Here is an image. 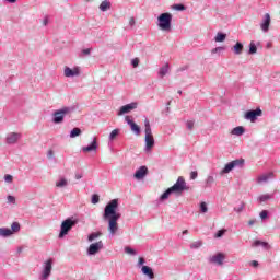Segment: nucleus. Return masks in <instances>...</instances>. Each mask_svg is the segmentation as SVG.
<instances>
[{"label":"nucleus","mask_w":280,"mask_h":280,"mask_svg":"<svg viewBox=\"0 0 280 280\" xmlns=\"http://www.w3.org/2000/svg\"><path fill=\"white\" fill-rule=\"evenodd\" d=\"M0 237H12V232L9 228H0Z\"/></svg>","instance_id":"obj_25"},{"label":"nucleus","mask_w":280,"mask_h":280,"mask_svg":"<svg viewBox=\"0 0 280 280\" xmlns=\"http://www.w3.org/2000/svg\"><path fill=\"white\" fill-rule=\"evenodd\" d=\"M187 69H189V66H184V67H180L179 69H177V72L187 71Z\"/></svg>","instance_id":"obj_55"},{"label":"nucleus","mask_w":280,"mask_h":280,"mask_svg":"<svg viewBox=\"0 0 280 280\" xmlns=\"http://www.w3.org/2000/svg\"><path fill=\"white\" fill-rule=\"evenodd\" d=\"M143 264H145V258L140 257V258L138 259V268H141V266H144Z\"/></svg>","instance_id":"obj_50"},{"label":"nucleus","mask_w":280,"mask_h":280,"mask_svg":"<svg viewBox=\"0 0 280 280\" xmlns=\"http://www.w3.org/2000/svg\"><path fill=\"white\" fill-rule=\"evenodd\" d=\"M177 93H178V95H183V91L182 90L177 91Z\"/></svg>","instance_id":"obj_63"},{"label":"nucleus","mask_w":280,"mask_h":280,"mask_svg":"<svg viewBox=\"0 0 280 280\" xmlns=\"http://www.w3.org/2000/svg\"><path fill=\"white\" fill-rule=\"evenodd\" d=\"M83 56H91V48H86L82 50Z\"/></svg>","instance_id":"obj_53"},{"label":"nucleus","mask_w":280,"mask_h":280,"mask_svg":"<svg viewBox=\"0 0 280 280\" xmlns=\"http://www.w3.org/2000/svg\"><path fill=\"white\" fill-rule=\"evenodd\" d=\"M68 182L66 178H61L59 182L56 183V187L62 188V187H67Z\"/></svg>","instance_id":"obj_38"},{"label":"nucleus","mask_w":280,"mask_h":280,"mask_svg":"<svg viewBox=\"0 0 280 280\" xmlns=\"http://www.w3.org/2000/svg\"><path fill=\"white\" fill-rule=\"evenodd\" d=\"M224 259L226 255L222 252L217 253L215 255L208 258L209 264H215L217 266H224Z\"/></svg>","instance_id":"obj_10"},{"label":"nucleus","mask_w":280,"mask_h":280,"mask_svg":"<svg viewBox=\"0 0 280 280\" xmlns=\"http://www.w3.org/2000/svg\"><path fill=\"white\" fill-rule=\"evenodd\" d=\"M72 113H75V107L73 106H66L55 110L52 114V124H62V121H65V116L71 115Z\"/></svg>","instance_id":"obj_3"},{"label":"nucleus","mask_w":280,"mask_h":280,"mask_svg":"<svg viewBox=\"0 0 280 280\" xmlns=\"http://www.w3.org/2000/svg\"><path fill=\"white\" fill-rule=\"evenodd\" d=\"M97 148H100L97 144V138L94 137L92 142L86 147H82L81 150L82 152H97Z\"/></svg>","instance_id":"obj_16"},{"label":"nucleus","mask_w":280,"mask_h":280,"mask_svg":"<svg viewBox=\"0 0 280 280\" xmlns=\"http://www.w3.org/2000/svg\"><path fill=\"white\" fill-rule=\"evenodd\" d=\"M82 135V129L75 127L70 131V139H75V137H80Z\"/></svg>","instance_id":"obj_33"},{"label":"nucleus","mask_w":280,"mask_h":280,"mask_svg":"<svg viewBox=\"0 0 280 280\" xmlns=\"http://www.w3.org/2000/svg\"><path fill=\"white\" fill-rule=\"evenodd\" d=\"M206 185L205 187H213V183H215V177H213V175H208V177L205 180Z\"/></svg>","instance_id":"obj_32"},{"label":"nucleus","mask_w":280,"mask_h":280,"mask_svg":"<svg viewBox=\"0 0 280 280\" xmlns=\"http://www.w3.org/2000/svg\"><path fill=\"white\" fill-rule=\"evenodd\" d=\"M173 10H176L177 12H185L187 7H185V4L178 3L173 5Z\"/></svg>","instance_id":"obj_35"},{"label":"nucleus","mask_w":280,"mask_h":280,"mask_svg":"<svg viewBox=\"0 0 280 280\" xmlns=\"http://www.w3.org/2000/svg\"><path fill=\"white\" fill-rule=\"evenodd\" d=\"M200 246H202L201 241H196L192 244H190V248H192V249L200 248Z\"/></svg>","instance_id":"obj_42"},{"label":"nucleus","mask_w":280,"mask_h":280,"mask_svg":"<svg viewBox=\"0 0 280 280\" xmlns=\"http://www.w3.org/2000/svg\"><path fill=\"white\" fill-rule=\"evenodd\" d=\"M43 25L47 26L49 25V18H45L44 21H43Z\"/></svg>","instance_id":"obj_58"},{"label":"nucleus","mask_w":280,"mask_h":280,"mask_svg":"<svg viewBox=\"0 0 280 280\" xmlns=\"http://www.w3.org/2000/svg\"><path fill=\"white\" fill-rule=\"evenodd\" d=\"M198 178V171L190 172V180H196Z\"/></svg>","instance_id":"obj_48"},{"label":"nucleus","mask_w":280,"mask_h":280,"mask_svg":"<svg viewBox=\"0 0 280 280\" xmlns=\"http://www.w3.org/2000/svg\"><path fill=\"white\" fill-rule=\"evenodd\" d=\"M54 269V258H49L43 265L42 275L39 277L40 280H47L51 277V270Z\"/></svg>","instance_id":"obj_8"},{"label":"nucleus","mask_w":280,"mask_h":280,"mask_svg":"<svg viewBox=\"0 0 280 280\" xmlns=\"http://www.w3.org/2000/svg\"><path fill=\"white\" fill-rule=\"evenodd\" d=\"M47 156L48 159H54V150H49Z\"/></svg>","instance_id":"obj_56"},{"label":"nucleus","mask_w":280,"mask_h":280,"mask_svg":"<svg viewBox=\"0 0 280 280\" xmlns=\"http://www.w3.org/2000/svg\"><path fill=\"white\" fill-rule=\"evenodd\" d=\"M97 237H102V232H92L88 235V242H94V240H97Z\"/></svg>","instance_id":"obj_31"},{"label":"nucleus","mask_w":280,"mask_h":280,"mask_svg":"<svg viewBox=\"0 0 280 280\" xmlns=\"http://www.w3.org/2000/svg\"><path fill=\"white\" fill-rule=\"evenodd\" d=\"M226 47L224 46H219V47H215L211 50V54H220V51H225Z\"/></svg>","instance_id":"obj_41"},{"label":"nucleus","mask_w":280,"mask_h":280,"mask_svg":"<svg viewBox=\"0 0 280 280\" xmlns=\"http://www.w3.org/2000/svg\"><path fill=\"white\" fill-rule=\"evenodd\" d=\"M21 139V133L11 132L7 136V144L8 145H14Z\"/></svg>","instance_id":"obj_18"},{"label":"nucleus","mask_w":280,"mask_h":280,"mask_svg":"<svg viewBox=\"0 0 280 280\" xmlns=\"http://www.w3.org/2000/svg\"><path fill=\"white\" fill-rule=\"evenodd\" d=\"M232 51H233V54H235V56L242 55L243 51H244V44H242L241 42H237V43L232 47Z\"/></svg>","instance_id":"obj_21"},{"label":"nucleus","mask_w":280,"mask_h":280,"mask_svg":"<svg viewBox=\"0 0 280 280\" xmlns=\"http://www.w3.org/2000/svg\"><path fill=\"white\" fill-rule=\"evenodd\" d=\"M244 159H236L234 161H231L228 164H225V166L221 171V174H230V172H233L235 167H244Z\"/></svg>","instance_id":"obj_7"},{"label":"nucleus","mask_w":280,"mask_h":280,"mask_svg":"<svg viewBox=\"0 0 280 280\" xmlns=\"http://www.w3.org/2000/svg\"><path fill=\"white\" fill-rule=\"evenodd\" d=\"M78 222L79 220L73 217H69L63 220L60 226L59 240H62L66 235H69V232L71 231V229H73V226L78 224Z\"/></svg>","instance_id":"obj_4"},{"label":"nucleus","mask_w":280,"mask_h":280,"mask_svg":"<svg viewBox=\"0 0 280 280\" xmlns=\"http://www.w3.org/2000/svg\"><path fill=\"white\" fill-rule=\"evenodd\" d=\"M187 128L189 130H194V121L192 120H188L187 124H186Z\"/></svg>","instance_id":"obj_52"},{"label":"nucleus","mask_w":280,"mask_h":280,"mask_svg":"<svg viewBox=\"0 0 280 280\" xmlns=\"http://www.w3.org/2000/svg\"><path fill=\"white\" fill-rule=\"evenodd\" d=\"M273 197H275V195H270V194L260 195L258 197V201L259 202H268V200H272Z\"/></svg>","instance_id":"obj_30"},{"label":"nucleus","mask_w":280,"mask_h":280,"mask_svg":"<svg viewBox=\"0 0 280 280\" xmlns=\"http://www.w3.org/2000/svg\"><path fill=\"white\" fill-rule=\"evenodd\" d=\"M171 191L173 194H176L177 196H180L183 191H189V187L187 186V182H185V177L179 176L176 180V183L170 187Z\"/></svg>","instance_id":"obj_6"},{"label":"nucleus","mask_w":280,"mask_h":280,"mask_svg":"<svg viewBox=\"0 0 280 280\" xmlns=\"http://www.w3.org/2000/svg\"><path fill=\"white\" fill-rule=\"evenodd\" d=\"M7 3H16V0H4Z\"/></svg>","instance_id":"obj_61"},{"label":"nucleus","mask_w":280,"mask_h":280,"mask_svg":"<svg viewBox=\"0 0 280 280\" xmlns=\"http://www.w3.org/2000/svg\"><path fill=\"white\" fill-rule=\"evenodd\" d=\"M214 40L215 43H224L226 40V34L222 32L217 33Z\"/></svg>","instance_id":"obj_29"},{"label":"nucleus","mask_w":280,"mask_h":280,"mask_svg":"<svg viewBox=\"0 0 280 280\" xmlns=\"http://www.w3.org/2000/svg\"><path fill=\"white\" fill-rule=\"evenodd\" d=\"M119 209V199L110 200L104 208L103 220L108 223V237H115L119 231V222L121 213L117 212Z\"/></svg>","instance_id":"obj_1"},{"label":"nucleus","mask_w":280,"mask_h":280,"mask_svg":"<svg viewBox=\"0 0 280 280\" xmlns=\"http://www.w3.org/2000/svg\"><path fill=\"white\" fill-rule=\"evenodd\" d=\"M7 202H8V205H16V197L12 196V195H9L7 197Z\"/></svg>","instance_id":"obj_39"},{"label":"nucleus","mask_w":280,"mask_h":280,"mask_svg":"<svg viewBox=\"0 0 280 280\" xmlns=\"http://www.w3.org/2000/svg\"><path fill=\"white\" fill-rule=\"evenodd\" d=\"M173 190L171 188H167L161 196H160V201L164 202V200H167V198H170V196H172Z\"/></svg>","instance_id":"obj_27"},{"label":"nucleus","mask_w":280,"mask_h":280,"mask_svg":"<svg viewBox=\"0 0 280 280\" xmlns=\"http://www.w3.org/2000/svg\"><path fill=\"white\" fill-rule=\"evenodd\" d=\"M158 73L160 78H165V75L170 73V63H165L163 67H161Z\"/></svg>","instance_id":"obj_24"},{"label":"nucleus","mask_w":280,"mask_h":280,"mask_svg":"<svg viewBox=\"0 0 280 280\" xmlns=\"http://www.w3.org/2000/svg\"><path fill=\"white\" fill-rule=\"evenodd\" d=\"M125 121H127L128 126H130L132 132L136 135H141V127H139L135 120L130 119V116H126Z\"/></svg>","instance_id":"obj_15"},{"label":"nucleus","mask_w":280,"mask_h":280,"mask_svg":"<svg viewBox=\"0 0 280 280\" xmlns=\"http://www.w3.org/2000/svg\"><path fill=\"white\" fill-rule=\"evenodd\" d=\"M188 233H189L188 230H184V231H183V235H187Z\"/></svg>","instance_id":"obj_62"},{"label":"nucleus","mask_w":280,"mask_h":280,"mask_svg":"<svg viewBox=\"0 0 280 280\" xmlns=\"http://www.w3.org/2000/svg\"><path fill=\"white\" fill-rule=\"evenodd\" d=\"M19 231H21V223L15 221L11 224V229H10L11 235H13L14 233H19Z\"/></svg>","instance_id":"obj_28"},{"label":"nucleus","mask_w":280,"mask_h":280,"mask_svg":"<svg viewBox=\"0 0 280 280\" xmlns=\"http://www.w3.org/2000/svg\"><path fill=\"white\" fill-rule=\"evenodd\" d=\"M82 173H75V179L77 180H80L82 178Z\"/></svg>","instance_id":"obj_59"},{"label":"nucleus","mask_w":280,"mask_h":280,"mask_svg":"<svg viewBox=\"0 0 280 280\" xmlns=\"http://www.w3.org/2000/svg\"><path fill=\"white\" fill-rule=\"evenodd\" d=\"M248 54L249 56L257 54V45L255 44V42L249 43Z\"/></svg>","instance_id":"obj_34"},{"label":"nucleus","mask_w":280,"mask_h":280,"mask_svg":"<svg viewBox=\"0 0 280 280\" xmlns=\"http://www.w3.org/2000/svg\"><path fill=\"white\" fill-rule=\"evenodd\" d=\"M138 106H139V103H137V102L126 104L119 108L117 115H118V117H121L122 115H128V113H130L131 110L137 109Z\"/></svg>","instance_id":"obj_11"},{"label":"nucleus","mask_w":280,"mask_h":280,"mask_svg":"<svg viewBox=\"0 0 280 280\" xmlns=\"http://www.w3.org/2000/svg\"><path fill=\"white\" fill-rule=\"evenodd\" d=\"M145 176H148V166H140L133 174V178H136V180H143Z\"/></svg>","instance_id":"obj_13"},{"label":"nucleus","mask_w":280,"mask_h":280,"mask_svg":"<svg viewBox=\"0 0 280 280\" xmlns=\"http://www.w3.org/2000/svg\"><path fill=\"white\" fill-rule=\"evenodd\" d=\"M173 15L170 12L162 13L158 16V27L163 32H170L172 30Z\"/></svg>","instance_id":"obj_5"},{"label":"nucleus","mask_w":280,"mask_h":280,"mask_svg":"<svg viewBox=\"0 0 280 280\" xmlns=\"http://www.w3.org/2000/svg\"><path fill=\"white\" fill-rule=\"evenodd\" d=\"M224 233H226V230H219L215 234L214 237L218 240L220 237H224Z\"/></svg>","instance_id":"obj_45"},{"label":"nucleus","mask_w":280,"mask_h":280,"mask_svg":"<svg viewBox=\"0 0 280 280\" xmlns=\"http://www.w3.org/2000/svg\"><path fill=\"white\" fill-rule=\"evenodd\" d=\"M131 66L133 69H137V67H139V58H133L131 60Z\"/></svg>","instance_id":"obj_47"},{"label":"nucleus","mask_w":280,"mask_h":280,"mask_svg":"<svg viewBox=\"0 0 280 280\" xmlns=\"http://www.w3.org/2000/svg\"><path fill=\"white\" fill-rule=\"evenodd\" d=\"M16 253L18 255H21V253H23V247H18Z\"/></svg>","instance_id":"obj_60"},{"label":"nucleus","mask_w":280,"mask_h":280,"mask_svg":"<svg viewBox=\"0 0 280 280\" xmlns=\"http://www.w3.org/2000/svg\"><path fill=\"white\" fill-rule=\"evenodd\" d=\"M245 208H246V203L244 201H242L240 207H234L233 211L235 213H242V211H244Z\"/></svg>","instance_id":"obj_36"},{"label":"nucleus","mask_w":280,"mask_h":280,"mask_svg":"<svg viewBox=\"0 0 280 280\" xmlns=\"http://www.w3.org/2000/svg\"><path fill=\"white\" fill-rule=\"evenodd\" d=\"M259 215L260 220H268V210H262Z\"/></svg>","instance_id":"obj_46"},{"label":"nucleus","mask_w":280,"mask_h":280,"mask_svg":"<svg viewBox=\"0 0 280 280\" xmlns=\"http://www.w3.org/2000/svg\"><path fill=\"white\" fill-rule=\"evenodd\" d=\"M261 115H264V112L261 110V108H256V109H249L245 113L244 118L247 121H252V124H255L257 117H261Z\"/></svg>","instance_id":"obj_9"},{"label":"nucleus","mask_w":280,"mask_h":280,"mask_svg":"<svg viewBox=\"0 0 280 280\" xmlns=\"http://www.w3.org/2000/svg\"><path fill=\"white\" fill-rule=\"evenodd\" d=\"M141 272L145 275V277H149V279H154V270H152L150 266H142Z\"/></svg>","instance_id":"obj_20"},{"label":"nucleus","mask_w":280,"mask_h":280,"mask_svg":"<svg viewBox=\"0 0 280 280\" xmlns=\"http://www.w3.org/2000/svg\"><path fill=\"white\" fill-rule=\"evenodd\" d=\"M102 248H104V242L98 241L96 243H92L88 247V255L89 256L97 255V253H100V250H102Z\"/></svg>","instance_id":"obj_12"},{"label":"nucleus","mask_w":280,"mask_h":280,"mask_svg":"<svg viewBox=\"0 0 280 280\" xmlns=\"http://www.w3.org/2000/svg\"><path fill=\"white\" fill-rule=\"evenodd\" d=\"M244 132H246V128H244L243 126H237L232 129L231 135H234L235 137H242Z\"/></svg>","instance_id":"obj_22"},{"label":"nucleus","mask_w":280,"mask_h":280,"mask_svg":"<svg viewBox=\"0 0 280 280\" xmlns=\"http://www.w3.org/2000/svg\"><path fill=\"white\" fill-rule=\"evenodd\" d=\"M166 113H170V107H166Z\"/></svg>","instance_id":"obj_64"},{"label":"nucleus","mask_w":280,"mask_h":280,"mask_svg":"<svg viewBox=\"0 0 280 280\" xmlns=\"http://www.w3.org/2000/svg\"><path fill=\"white\" fill-rule=\"evenodd\" d=\"M144 152H150L154 148V136H152V127L148 118L144 119Z\"/></svg>","instance_id":"obj_2"},{"label":"nucleus","mask_w":280,"mask_h":280,"mask_svg":"<svg viewBox=\"0 0 280 280\" xmlns=\"http://www.w3.org/2000/svg\"><path fill=\"white\" fill-rule=\"evenodd\" d=\"M249 266H252L253 268H258V267H259V261H257V260H252V261L249 262Z\"/></svg>","instance_id":"obj_51"},{"label":"nucleus","mask_w":280,"mask_h":280,"mask_svg":"<svg viewBox=\"0 0 280 280\" xmlns=\"http://www.w3.org/2000/svg\"><path fill=\"white\" fill-rule=\"evenodd\" d=\"M112 4L109 0H104L101 2L98 9L101 10V12H107V10H110Z\"/></svg>","instance_id":"obj_23"},{"label":"nucleus","mask_w":280,"mask_h":280,"mask_svg":"<svg viewBox=\"0 0 280 280\" xmlns=\"http://www.w3.org/2000/svg\"><path fill=\"white\" fill-rule=\"evenodd\" d=\"M259 246H261L262 248H265L266 250H270V244L268 242H264V241H259L256 240L254 241V243L252 244L253 248H259Z\"/></svg>","instance_id":"obj_19"},{"label":"nucleus","mask_w":280,"mask_h":280,"mask_svg":"<svg viewBox=\"0 0 280 280\" xmlns=\"http://www.w3.org/2000/svg\"><path fill=\"white\" fill-rule=\"evenodd\" d=\"M63 74L66 78H78L80 75V68L74 67L73 69L66 67L63 70Z\"/></svg>","instance_id":"obj_14"},{"label":"nucleus","mask_w":280,"mask_h":280,"mask_svg":"<svg viewBox=\"0 0 280 280\" xmlns=\"http://www.w3.org/2000/svg\"><path fill=\"white\" fill-rule=\"evenodd\" d=\"M91 202L92 205H97V202H100V195L97 194L92 195Z\"/></svg>","instance_id":"obj_44"},{"label":"nucleus","mask_w":280,"mask_h":280,"mask_svg":"<svg viewBox=\"0 0 280 280\" xmlns=\"http://www.w3.org/2000/svg\"><path fill=\"white\" fill-rule=\"evenodd\" d=\"M119 137V129H114L110 133H109V141H115V138Z\"/></svg>","instance_id":"obj_37"},{"label":"nucleus","mask_w":280,"mask_h":280,"mask_svg":"<svg viewBox=\"0 0 280 280\" xmlns=\"http://www.w3.org/2000/svg\"><path fill=\"white\" fill-rule=\"evenodd\" d=\"M13 178L14 177H12V175H10V174L4 175L5 183H12Z\"/></svg>","instance_id":"obj_49"},{"label":"nucleus","mask_w":280,"mask_h":280,"mask_svg":"<svg viewBox=\"0 0 280 280\" xmlns=\"http://www.w3.org/2000/svg\"><path fill=\"white\" fill-rule=\"evenodd\" d=\"M257 222L256 219H252L248 221V226H254V224Z\"/></svg>","instance_id":"obj_57"},{"label":"nucleus","mask_w":280,"mask_h":280,"mask_svg":"<svg viewBox=\"0 0 280 280\" xmlns=\"http://www.w3.org/2000/svg\"><path fill=\"white\" fill-rule=\"evenodd\" d=\"M270 13H266L265 15H264V19H262V21H261V23H260V28H261V31L262 32H269V30H270Z\"/></svg>","instance_id":"obj_17"},{"label":"nucleus","mask_w":280,"mask_h":280,"mask_svg":"<svg viewBox=\"0 0 280 280\" xmlns=\"http://www.w3.org/2000/svg\"><path fill=\"white\" fill-rule=\"evenodd\" d=\"M136 21H135V18H130L129 19V25H130V27H135V25H136Z\"/></svg>","instance_id":"obj_54"},{"label":"nucleus","mask_w":280,"mask_h":280,"mask_svg":"<svg viewBox=\"0 0 280 280\" xmlns=\"http://www.w3.org/2000/svg\"><path fill=\"white\" fill-rule=\"evenodd\" d=\"M200 211H201L202 213H207V211H209V208L207 207V202L202 201V202L200 203Z\"/></svg>","instance_id":"obj_43"},{"label":"nucleus","mask_w":280,"mask_h":280,"mask_svg":"<svg viewBox=\"0 0 280 280\" xmlns=\"http://www.w3.org/2000/svg\"><path fill=\"white\" fill-rule=\"evenodd\" d=\"M125 253H127V255H132V256H135V255H137V250H135L132 247H130V246H126L125 247Z\"/></svg>","instance_id":"obj_40"},{"label":"nucleus","mask_w":280,"mask_h":280,"mask_svg":"<svg viewBox=\"0 0 280 280\" xmlns=\"http://www.w3.org/2000/svg\"><path fill=\"white\" fill-rule=\"evenodd\" d=\"M273 177H275V173H269V174L258 177L257 180H258V183H268V180H270V178H273Z\"/></svg>","instance_id":"obj_26"}]
</instances>
